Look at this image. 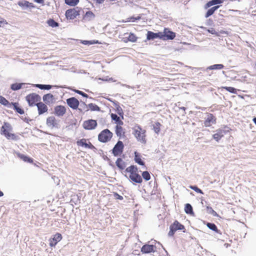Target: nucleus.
<instances>
[{
  "label": "nucleus",
  "instance_id": "1",
  "mask_svg": "<svg viewBox=\"0 0 256 256\" xmlns=\"http://www.w3.org/2000/svg\"><path fill=\"white\" fill-rule=\"evenodd\" d=\"M124 172L130 173L128 177L126 174H124V176L128 178L130 182L133 184L142 183V178L138 174V168L136 165H130L126 168L122 174H124Z\"/></svg>",
  "mask_w": 256,
  "mask_h": 256
},
{
  "label": "nucleus",
  "instance_id": "2",
  "mask_svg": "<svg viewBox=\"0 0 256 256\" xmlns=\"http://www.w3.org/2000/svg\"><path fill=\"white\" fill-rule=\"evenodd\" d=\"M178 230H182L183 232H186L184 226L180 224L178 220H175L170 226L168 236L170 237L174 236L176 232Z\"/></svg>",
  "mask_w": 256,
  "mask_h": 256
},
{
  "label": "nucleus",
  "instance_id": "3",
  "mask_svg": "<svg viewBox=\"0 0 256 256\" xmlns=\"http://www.w3.org/2000/svg\"><path fill=\"white\" fill-rule=\"evenodd\" d=\"M113 136L112 132L108 129L106 128L103 130L98 134V140L102 143H106L110 141Z\"/></svg>",
  "mask_w": 256,
  "mask_h": 256
},
{
  "label": "nucleus",
  "instance_id": "4",
  "mask_svg": "<svg viewBox=\"0 0 256 256\" xmlns=\"http://www.w3.org/2000/svg\"><path fill=\"white\" fill-rule=\"evenodd\" d=\"M82 10V8L78 6L68 9L65 12L66 18L67 20H74L77 16L80 15Z\"/></svg>",
  "mask_w": 256,
  "mask_h": 256
},
{
  "label": "nucleus",
  "instance_id": "5",
  "mask_svg": "<svg viewBox=\"0 0 256 256\" xmlns=\"http://www.w3.org/2000/svg\"><path fill=\"white\" fill-rule=\"evenodd\" d=\"M26 100L30 106H36L41 100L40 96L36 93H32L26 96Z\"/></svg>",
  "mask_w": 256,
  "mask_h": 256
},
{
  "label": "nucleus",
  "instance_id": "6",
  "mask_svg": "<svg viewBox=\"0 0 256 256\" xmlns=\"http://www.w3.org/2000/svg\"><path fill=\"white\" fill-rule=\"evenodd\" d=\"M66 102L68 106L72 110H78L80 112H83V110L82 108H78L80 106V102L75 97H70L66 100Z\"/></svg>",
  "mask_w": 256,
  "mask_h": 256
},
{
  "label": "nucleus",
  "instance_id": "7",
  "mask_svg": "<svg viewBox=\"0 0 256 256\" xmlns=\"http://www.w3.org/2000/svg\"><path fill=\"white\" fill-rule=\"evenodd\" d=\"M124 148V146L123 142L118 140L110 152L114 156H118L122 154Z\"/></svg>",
  "mask_w": 256,
  "mask_h": 256
},
{
  "label": "nucleus",
  "instance_id": "8",
  "mask_svg": "<svg viewBox=\"0 0 256 256\" xmlns=\"http://www.w3.org/2000/svg\"><path fill=\"white\" fill-rule=\"evenodd\" d=\"M162 40H172L176 36V33L170 30V28H164L163 32H162Z\"/></svg>",
  "mask_w": 256,
  "mask_h": 256
},
{
  "label": "nucleus",
  "instance_id": "9",
  "mask_svg": "<svg viewBox=\"0 0 256 256\" xmlns=\"http://www.w3.org/2000/svg\"><path fill=\"white\" fill-rule=\"evenodd\" d=\"M60 120H56L54 116H50L46 118V124L48 127L52 128H60V127L59 122Z\"/></svg>",
  "mask_w": 256,
  "mask_h": 256
},
{
  "label": "nucleus",
  "instance_id": "10",
  "mask_svg": "<svg viewBox=\"0 0 256 256\" xmlns=\"http://www.w3.org/2000/svg\"><path fill=\"white\" fill-rule=\"evenodd\" d=\"M84 106L83 112H82L83 114H84L85 112H88V108L91 110L93 112H100V108L98 106L95 104L90 103L88 105L86 104L85 102L81 101L80 102V106Z\"/></svg>",
  "mask_w": 256,
  "mask_h": 256
},
{
  "label": "nucleus",
  "instance_id": "11",
  "mask_svg": "<svg viewBox=\"0 0 256 256\" xmlns=\"http://www.w3.org/2000/svg\"><path fill=\"white\" fill-rule=\"evenodd\" d=\"M97 126V120L93 119L86 120L82 124V127L86 130H94Z\"/></svg>",
  "mask_w": 256,
  "mask_h": 256
},
{
  "label": "nucleus",
  "instance_id": "12",
  "mask_svg": "<svg viewBox=\"0 0 256 256\" xmlns=\"http://www.w3.org/2000/svg\"><path fill=\"white\" fill-rule=\"evenodd\" d=\"M138 128L140 130H135L134 134L138 141L140 142L142 144H146V131L144 130H142V129L140 128V126H138Z\"/></svg>",
  "mask_w": 256,
  "mask_h": 256
},
{
  "label": "nucleus",
  "instance_id": "13",
  "mask_svg": "<svg viewBox=\"0 0 256 256\" xmlns=\"http://www.w3.org/2000/svg\"><path fill=\"white\" fill-rule=\"evenodd\" d=\"M66 107L62 105H58L54 107L53 114L56 116L60 118L66 113Z\"/></svg>",
  "mask_w": 256,
  "mask_h": 256
},
{
  "label": "nucleus",
  "instance_id": "14",
  "mask_svg": "<svg viewBox=\"0 0 256 256\" xmlns=\"http://www.w3.org/2000/svg\"><path fill=\"white\" fill-rule=\"evenodd\" d=\"M156 246L146 244L142 246L140 250L142 254H146L154 252H156Z\"/></svg>",
  "mask_w": 256,
  "mask_h": 256
},
{
  "label": "nucleus",
  "instance_id": "15",
  "mask_svg": "<svg viewBox=\"0 0 256 256\" xmlns=\"http://www.w3.org/2000/svg\"><path fill=\"white\" fill-rule=\"evenodd\" d=\"M216 118L212 114H208L207 118L204 121L203 124L206 127H209L216 123Z\"/></svg>",
  "mask_w": 256,
  "mask_h": 256
},
{
  "label": "nucleus",
  "instance_id": "16",
  "mask_svg": "<svg viewBox=\"0 0 256 256\" xmlns=\"http://www.w3.org/2000/svg\"><path fill=\"white\" fill-rule=\"evenodd\" d=\"M42 100L46 105L50 106L55 102V98L53 94L50 93L45 94L42 96Z\"/></svg>",
  "mask_w": 256,
  "mask_h": 256
},
{
  "label": "nucleus",
  "instance_id": "17",
  "mask_svg": "<svg viewBox=\"0 0 256 256\" xmlns=\"http://www.w3.org/2000/svg\"><path fill=\"white\" fill-rule=\"evenodd\" d=\"M62 239V236L60 233L57 232L54 234L50 239V246L54 247L56 244Z\"/></svg>",
  "mask_w": 256,
  "mask_h": 256
},
{
  "label": "nucleus",
  "instance_id": "18",
  "mask_svg": "<svg viewBox=\"0 0 256 256\" xmlns=\"http://www.w3.org/2000/svg\"><path fill=\"white\" fill-rule=\"evenodd\" d=\"M156 38L162 40V32H154L152 31H148L146 34V40H154Z\"/></svg>",
  "mask_w": 256,
  "mask_h": 256
},
{
  "label": "nucleus",
  "instance_id": "19",
  "mask_svg": "<svg viewBox=\"0 0 256 256\" xmlns=\"http://www.w3.org/2000/svg\"><path fill=\"white\" fill-rule=\"evenodd\" d=\"M32 86L38 88L42 90H50L52 87H55L56 88H66L70 89L66 87L65 86H58L56 85L52 86L50 84H33Z\"/></svg>",
  "mask_w": 256,
  "mask_h": 256
},
{
  "label": "nucleus",
  "instance_id": "20",
  "mask_svg": "<svg viewBox=\"0 0 256 256\" xmlns=\"http://www.w3.org/2000/svg\"><path fill=\"white\" fill-rule=\"evenodd\" d=\"M12 130V127L11 124L8 122H4L0 128V134L5 136L6 134H8L9 132Z\"/></svg>",
  "mask_w": 256,
  "mask_h": 256
},
{
  "label": "nucleus",
  "instance_id": "21",
  "mask_svg": "<svg viewBox=\"0 0 256 256\" xmlns=\"http://www.w3.org/2000/svg\"><path fill=\"white\" fill-rule=\"evenodd\" d=\"M203 224L206 225L210 230L215 232L216 234L220 235L222 234V232L218 228L217 226L214 223L203 220Z\"/></svg>",
  "mask_w": 256,
  "mask_h": 256
},
{
  "label": "nucleus",
  "instance_id": "22",
  "mask_svg": "<svg viewBox=\"0 0 256 256\" xmlns=\"http://www.w3.org/2000/svg\"><path fill=\"white\" fill-rule=\"evenodd\" d=\"M38 108V114L39 115H42L45 112H48V107L47 105L42 102H40L37 103L36 106Z\"/></svg>",
  "mask_w": 256,
  "mask_h": 256
},
{
  "label": "nucleus",
  "instance_id": "23",
  "mask_svg": "<svg viewBox=\"0 0 256 256\" xmlns=\"http://www.w3.org/2000/svg\"><path fill=\"white\" fill-rule=\"evenodd\" d=\"M18 158L23 160L24 162L32 164L34 162V159L29 156L21 154L20 152H16Z\"/></svg>",
  "mask_w": 256,
  "mask_h": 256
},
{
  "label": "nucleus",
  "instance_id": "24",
  "mask_svg": "<svg viewBox=\"0 0 256 256\" xmlns=\"http://www.w3.org/2000/svg\"><path fill=\"white\" fill-rule=\"evenodd\" d=\"M142 156L138 152L136 151L134 152V160L135 162L138 164L142 166L143 168H146L145 162L142 160Z\"/></svg>",
  "mask_w": 256,
  "mask_h": 256
},
{
  "label": "nucleus",
  "instance_id": "25",
  "mask_svg": "<svg viewBox=\"0 0 256 256\" xmlns=\"http://www.w3.org/2000/svg\"><path fill=\"white\" fill-rule=\"evenodd\" d=\"M12 106L13 110L17 113L20 114H24V110L19 106V104L17 102H12Z\"/></svg>",
  "mask_w": 256,
  "mask_h": 256
},
{
  "label": "nucleus",
  "instance_id": "26",
  "mask_svg": "<svg viewBox=\"0 0 256 256\" xmlns=\"http://www.w3.org/2000/svg\"><path fill=\"white\" fill-rule=\"evenodd\" d=\"M222 3V0H210L204 6V9H208L212 6H218Z\"/></svg>",
  "mask_w": 256,
  "mask_h": 256
},
{
  "label": "nucleus",
  "instance_id": "27",
  "mask_svg": "<svg viewBox=\"0 0 256 256\" xmlns=\"http://www.w3.org/2000/svg\"><path fill=\"white\" fill-rule=\"evenodd\" d=\"M116 165L120 170H122L125 169L126 164L122 158H118L116 162Z\"/></svg>",
  "mask_w": 256,
  "mask_h": 256
},
{
  "label": "nucleus",
  "instance_id": "28",
  "mask_svg": "<svg viewBox=\"0 0 256 256\" xmlns=\"http://www.w3.org/2000/svg\"><path fill=\"white\" fill-rule=\"evenodd\" d=\"M220 6H215L208 8L205 14L204 17L206 18H208L212 16Z\"/></svg>",
  "mask_w": 256,
  "mask_h": 256
},
{
  "label": "nucleus",
  "instance_id": "29",
  "mask_svg": "<svg viewBox=\"0 0 256 256\" xmlns=\"http://www.w3.org/2000/svg\"><path fill=\"white\" fill-rule=\"evenodd\" d=\"M231 129L226 126L223 128H218L216 130L221 136L223 137L225 134H227Z\"/></svg>",
  "mask_w": 256,
  "mask_h": 256
},
{
  "label": "nucleus",
  "instance_id": "30",
  "mask_svg": "<svg viewBox=\"0 0 256 256\" xmlns=\"http://www.w3.org/2000/svg\"><path fill=\"white\" fill-rule=\"evenodd\" d=\"M224 68V66L223 64H214L213 65L208 66L206 68V71L208 72L210 70H220L223 69Z\"/></svg>",
  "mask_w": 256,
  "mask_h": 256
},
{
  "label": "nucleus",
  "instance_id": "31",
  "mask_svg": "<svg viewBox=\"0 0 256 256\" xmlns=\"http://www.w3.org/2000/svg\"><path fill=\"white\" fill-rule=\"evenodd\" d=\"M96 17L95 14L92 11H88L86 12L82 18V20L86 21H90Z\"/></svg>",
  "mask_w": 256,
  "mask_h": 256
},
{
  "label": "nucleus",
  "instance_id": "32",
  "mask_svg": "<svg viewBox=\"0 0 256 256\" xmlns=\"http://www.w3.org/2000/svg\"><path fill=\"white\" fill-rule=\"evenodd\" d=\"M27 84L26 83H24V82H21V83H18V82H16V83H14V84H10V89L14 91H16V90H18L20 89H21L22 87V86H25L26 84Z\"/></svg>",
  "mask_w": 256,
  "mask_h": 256
},
{
  "label": "nucleus",
  "instance_id": "33",
  "mask_svg": "<svg viewBox=\"0 0 256 256\" xmlns=\"http://www.w3.org/2000/svg\"><path fill=\"white\" fill-rule=\"evenodd\" d=\"M110 117L112 120L114 122V123L117 124L118 126H122L124 124L123 122L120 119L116 114L112 113L110 114Z\"/></svg>",
  "mask_w": 256,
  "mask_h": 256
},
{
  "label": "nucleus",
  "instance_id": "34",
  "mask_svg": "<svg viewBox=\"0 0 256 256\" xmlns=\"http://www.w3.org/2000/svg\"><path fill=\"white\" fill-rule=\"evenodd\" d=\"M184 212L186 214L191 216H194V214L192 206L188 203H187L184 205Z\"/></svg>",
  "mask_w": 256,
  "mask_h": 256
},
{
  "label": "nucleus",
  "instance_id": "35",
  "mask_svg": "<svg viewBox=\"0 0 256 256\" xmlns=\"http://www.w3.org/2000/svg\"><path fill=\"white\" fill-rule=\"evenodd\" d=\"M80 43L84 45H91L94 44H100L98 40H80Z\"/></svg>",
  "mask_w": 256,
  "mask_h": 256
},
{
  "label": "nucleus",
  "instance_id": "36",
  "mask_svg": "<svg viewBox=\"0 0 256 256\" xmlns=\"http://www.w3.org/2000/svg\"><path fill=\"white\" fill-rule=\"evenodd\" d=\"M0 104L7 108H12L11 102L2 96H0Z\"/></svg>",
  "mask_w": 256,
  "mask_h": 256
},
{
  "label": "nucleus",
  "instance_id": "37",
  "mask_svg": "<svg viewBox=\"0 0 256 256\" xmlns=\"http://www.w3.org/2000/svg\"><path fill=\"white\" fill-rule=\"evenodd\" d=\"M6 135L5 137L8 140L18 141L20 139V136L14 134L9 132L6 134Z\"/></svg>",
  "mask_w": 256,
  "mask_h": 256
},
{
  "label": "nucleus",
  "instance_id": "38",
  "mask_svg": "<svg viewBox=\"0 0 256 256\" xmlns=\"http://www.w3.org/2000/svg\"><path fill=\"white\" fill-rule=\"evenodd\" d=\"M115 132L116 136L120 138L122 135L124 136V134L123 128L120 126L116 125L115 126Z\"/></svg>",
  "mask_w": 256,
  "mask_h": 256
},
{
  "label": "nucleus",
  "instance_id": "39",
  "mask_svg": "<svg viewBox=\"0 0 256 256\" xmlns=\"http://www.w3.org/2000/svg\"><path fill=\"white\" fill-rule=\"evenodd\" d=\"M47 24L52 28H56L59 26V23L54 20L53 18H50L46 21Z\"/></svg>",
  "mask_w": 256,
  "mask_h": 256
},
{
  "label": "nucleus",
  "instance_id": "40",
  "mask_svg": "<svg viewBox=\"0 0 256 256\" xmlns=\"http://www.w3.org/2000/svg\"><path fill=\"white\" fill-rule=\"evenodd\" d=\"M79 0H64V3L70 6L75 7L78 5Z\"/></svg>",
  "mask_w": 256,
  "mask_h": 256
},
{
  "label": "nucleus",
  "instance_id": "41",
  "mask_svg": "<svg viewBox=\"0 0 256 256\" xmlns=\"http://www.w3.org/2000/svg\"><path fill=\"white\" fill-rule=\"evenodd\" d=\"M141 176L146 182L150 180L151 178L150 174L147 170L142 172Z\"/></svg>",
  "mask_w": 256,
  "mask_h": 256
},
{
  "label": "nucleus",
  "instance_id": "42",
  "mask_svg": "<svg viewBox=\"0 0 256 256\" xmlns=\"http://www.w3.org/2000/svg\"><path fill=\"white\" fill-rule=\"evenodd\" d=\"M162 126V124L158 122H156L153 124V128L152 129L154 130L155 133H156L158 134H159V132L160 130V126Z\"/></svg>",
  "mask_w": 256,
  "mask_h": 256
},
{
  "label": "nucleus",
  "instance_id": "43",
  "mask_svg": "<svg viewBox=\"0 0 256 256\" xmlns=\"http://www.w3.org/2000/svg\"><path fill=\"white\" fill-rule=\"evenodd\" d=\"M206 212L208 214H212L214 216L218 217L219 215L217 214V212L214 211L212 208L210 206H206Z\"/></svg>",
  "mask_w": 256,
  "mask_h": 256
},
{
  "label": "nucleus",
  "instance_id": "44",
  "mask_svg": "<svg viewBox=\"0 0 256 256\" xmlns=\"http://www.w3.org/2000/svg\"><path fill=\"white\" fill-rule=\"evenodd\" d=\"M73 91L74 92L82 96L84 98H88L92 100H94V98H92L91 96H89L88 94L83 92L82 91H81V90H73Z\"/></svg>",
  "mask_w": 256,
  "mask_h": 256
},
{
  "label": "nucleus",
  "instance_id": "45",
  "mask_svg": "<svg viewBox=\"0 0 256 256\" xmlns=\"http://www.w3.org/2000/svg\"><path fill=\"white\" fill-rule=\"evenodd\" d=\"M127 38L128 41L132 42H135L137 40L138 37L136 36L132 32H130Z\"/></svg>",
  "mask_w": 256,
  "mask_h": 256
},
{
  "label": "nucleus",
  "instance_id": "46",
  "mask_svg": "<svg viewBox=\"0 0 256 256\" xmlns=\"http://www.w3.org/2000/svg\"><path fill=\"white\" fill-rule=\"evenodd\" d=\"M86 140H86V138H82L76 142V144L78 146L84 147L86 148L87 146Z\"/></svg>",
  "mask_w": 256,
  "mask_h": 256
},
{
  "label": "nucleus",
  "instance_id": "47",
  "mask_svg": "<svg viewBox=\"0 0 256 256\" xmlns=\"http://www.w3.org/2000/svg\"><path fill=\"white\" fill-rule=\"evenodd\" d=\"M26 2H28V0H23L22 1H19L18 2V4L24 10H26L28 8V4Z\"/></svg>",
  "mask_w": 256,
  "mask_h": 256
},
{
  "label": "nucleus",
  "instance_id": "48",
  "mask_svg": "<svg viewBox=\"0 0 256 256\" xmlns=\"http://www.w3.org/2000/svg\"><path fill=\"white\" fill-rule=\"evenodd\" d=\"M223 88H224V90H226V91L230 93L234 94H236L237 91L238 90H237L235 88L232 86H224L223 87Z\"/></svg>",
  "mask_w": 256,
  "mask_h": 256
},
{
  "label": "nucleus",
  "instance_id": "49",
  "mask_svg": "<svg viewBox=\"0 0 256 256\" xmlns=\"http://www.w3.org/2000/svg\"><path fill=\"white\" fill-rule=\"evenodd\" d=\"M189 188L194 190V192H196L197 193L200 194H204L203 191L198 188V186L196 185H190Z\"/></svg>",
  "mask_w": 256,
  "mask_h": 256
},
{
  "label": "nucleus",
  "instance_id": "50",
  "mask_svg": "<svg viewBox=\"0 0 256 256\" xmlns=\"http://www.w3.org/2000/svg\"><path fill=\"white\" fill-rule=\"evenodd\" d=\"M141 19V16L140 15L136 17L134 16H132L127 18V22H136Z\"/></svg>",
  "mask_w": 256,
  "mask_h": 256
},
{
  "label": "nucleus",
  "instance_id": "51",
  "mask_svg": "<svg viewBox=\"0 0 256 256\" xmlns=\"http://www.w3.org/2000/svg\"><path fill=\"white\" fill-rule=\"evenodd\" d=\"M116 112L117 114L122 118V119H124V112L122 108L119 106L116 107Z\"/></svg>",
  "mask_w": 256,
  "mask_h": 256
},
{
  "label": "nucleus",
  "instance_id": "52",
  "mask_svg": "<svg viewBox=\"0 0 256 256\" xmlns=\"http://www.w3.org/2000/svg\"><path fill=\"white\" fill-rule=\"evenodd\" d=\"M212 138L216 142H218L222 137L216 132L212 135Z\"/></svg>",
  "mask_w": 256,
  "mask_h": 256
},
{
  "label": "nucleus",
  "instance_id": "53",
  "mask_svg": "<svg viewBox=\"0 0 256 256\" xmlns=\"http://www.w3.org/2000/svg\"><path fill=\"white\" fill-rule=\"evenodd\" d=\"M206 30L210 34H214V35H215V36H218V32H216V30H214V28H210L209 29H207Z\"/></svg>",
  "mask_w": 256,
  "mask_h": 256
},
{
  "label": "nucleus",
  "instance_id": "54",
  "mask_svg": "<svg viewBox=\"0 0 256 256\" xmlns=\"http://www.w3.org/2000/svg\"><path fill=\"white\" fill-rule=\"evenodd\" d=\"M114 196L116 200H122L124 199L123 196L120 195L116 192H114Z\"/></svg>",
  "mask_w": 256,
  "mask_h": 256
},
{
  "label": "nucleus",
  "instance_id": "55",
  "mask_svg": "<svg viewBox=\"0 0 256 256\" xmlns=\"http://www.w3.org/2000/svg\"><path fill=\"white\" fill-rule=\"evenodd\" d=\"M206 24L207 26H212L214 24V22H213L211 18H209V19L207 20Z\"/></svg>",
  "mask_w": 256,
  "mask_h": 256
},
{
  "label": "nucleus",
  "instance_id": "56",
  "mask_svg": "<svg viewBox=\"0 0 256 256\" xmlns=\"http://www.w3.org/2000/svg\"><path fill=\"white\" fill-rule=\"evenodd\" d=\"M89 149H95V146L90 142H87L86 148Z\"/></svg>",
  "mask_w": 256,
  "mask_h": 256
},
{
  "label": "nucleus",
  "instance_id": "57",
  "mask_svg": "<svg viewBox=\"0 0 256 256\" xmlns=\"http://www.w3.org/2000/svg\"><path fill=\"white\" fill-rule=\"evenodd\" d=\"M219 16H221L222 18H218V22L220 24H222V23L224 22V18H222V17L224 16L222 14H219Z\"/></svg>",
  "mask_w": 256,
  "mask_h": 256
},
{
  "label": "nucleus",
  "instance_id": "58",
  "mask_svg": "<svg viewBox=\"0 0 256 256\" xmlns=\"http://www.w3.org/2000/svg\"><path fill=\"white\" fill-rule=\"evenodd\" d=\"M26 4H28V8H36V6L34 5V4L32 2H26Z\"/></svg>",
  "mask_w": 256,
  "mask_h": 256
},
{
  "label": "nucleus",
  "instance_id": "59",
  "mask_svg": "<svg viewBox=\"0 0 256 256\" xmlns=\"http://www.w3.org/2000/svg\"><path fill=\"white\" fill-rule=\"evenodd\" d=\"M7 22L6 20L0 18V27L2 26L4 24H6Z\"/></svg>",
  "mask_w": 256,
  "mask_h": 256
},
{
  "label": "nucleus",
  "instance_id": "60",
  "mask_svg": "<svg viewBox=\"0 0 256 256\" xmlns=\"http://www.w3.org/2000/svg\"><path fill=\"white\" fill-rule=\"evenodd\" d=\"M34 2H36L38 4H42V6L44 4V0H33Z\"/></svg>",
  "mask_w": 256,
  "mask_h": 256
},
{
  "label": "nucleus",
  "instance_id": "61",
  "mask_svg": "<svg viewBox=\"0 0 256 256\" xmlns=\"http://www.w3.org/2000/svg\"><path fill=\"white\" fill-rule=\"evenodd\" d=\"M22 119L26 123L28 124L29 122L32 121V120L28 118L25 117L24 118H23V117H22Z\"/></svg>",
  "mask_w": 256,
  "mask_h": 256
},
{
  "label": "nucleus",
  "instance_id": "62",
  "mask_svg": "<svg viewBox=\"0 0 256 256\" xmlns=\"http://www.w3.org/2000/svg\"><path fill=\"white\" fill-rule=\"evenodd\" d=\"M112 104L115 106L116 108L120 106L119 102L116 100H114Z\"/></svg>",
  "mask_w": 256,
  "mask_h": 256
},
{
  "label": "nucleus",
  "instance_id": "63",
  "mask_svg": "<svg viewBox=\"0 0 256 256\" xmlns=\"http://www.w3.org/2000/svg\"><path fill=\"white\" fill-rule=\"evenodd\" d=\"M109 165L112 166L113 168H115V166L114 164L110 160L108 161Z\"/></svg>",
  "mask_w": 256,
  "mask_h": 256
},
{
  "label": "nucleus",
  "instance_id": "64",
  "mask_svg": "<svg viewBox=\"0 0 256 256\" xmlns=\"http://www.w3.org/2000/svg\"><path fill=\"white\" fill-rule=\"evenodd\" d=\"M102 158L104 160H106L108 162V160H110L106 156H103Z\"/></svg>",
  "mask_w": 256,
  "mask_h": 256
}]
</instances>
